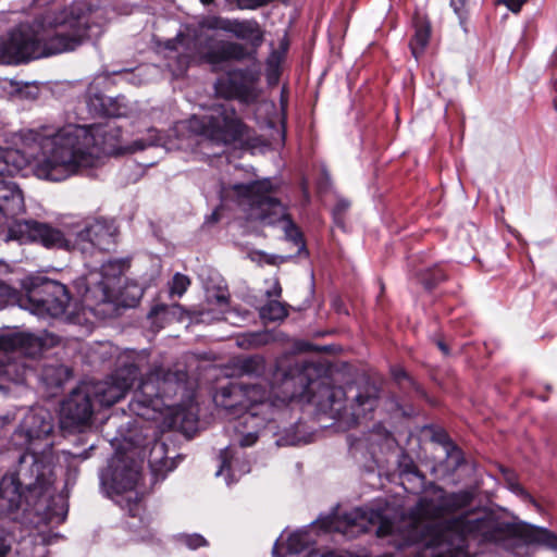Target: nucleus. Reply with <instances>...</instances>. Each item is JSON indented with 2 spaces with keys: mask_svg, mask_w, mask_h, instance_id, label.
<instances>
[{
  "mask_svg": "<svg viewBox=\"0 0 557 557\" xmlns=\"http://www.w3.org/2000/svg\"><path fill=\"white\" fill-rule=\"evenodd\" d=\"M190 280L182 273H175L170 284V294L181 297L189 287Z\"/></svg>",
  "mask_w": 557,
  "mask_h": 557,
  "instance_id": "393cba45",
  "label": "nucleus"
},
{
  "mask_svg": "<svg viewBox=\"0 0 557 557\" xmlns=\"http://www.w3.org/2000/svg\"><path fill=\"white\" fill-rule=\"evenodd\" d=\"M211 218H212L214 221H216V220H218L216 212H213V213H212V215H211Z\"/></svg>",
  "mask_w": 557,
  "mask_h": 557,
  "instance_id": "c03bdc74",
  "label": "nucleus"
},
{
  "mask_svg": "<svg viewBox=\"0 0 557 557\" xmlns=\"http://www.w3.org/2000/svg\"><path fill=\"white\" fill-rule=\"evenodd\" d=\"M287 315L285 306L277 300H270L260 309V317L264 321L283 320Z\"/></svg>",
  "mask_w": 557,
  "mask_h": 557,
  "instance_id": "5701e85b",
  "label": "nucleus"
},
{
  "mask_svg": "<svg viewBox=\"0 0 557 557\" xmlns=\"http://www.w3.org/2000/svg\"><path fill=\"white\" fill-rule=\"evenodd\" d=\"M15 368V364L14 363H11V362H8L7 364H4V370L3 372L5 374H10L11 370Z\"/></svg>",
  "mask_w": 557,
  "mask_h": 557,
  "instance_id": "58836bf2",
  "label": "nucleus"
},
{
  "mask_svg": "<svg viewBox=\"0 0 557 557\" xmlns=\"http://www.w3.org/2000/svg\"><path fill=\"white\" fill-rule=\"evenodd\" d=\"M165 445L163 443L156 442L150 450L149 465L153 473H160L171 471L172 467L169 465L168 458H164Z\"/></svg>",
  "mask_w": 557,
  "mask_h": 557,
  "instance_id": "4be33fe9",
  "label": "nucleus"
},
{
  "mask_svg": "<svg viewBox=\"0 0 557 557\" xmlns=\"http://www.w3.org/2000/svg\"><path fill=\"white\" fill-rule=\"evenodd\" d=\"M101 10L75 2L60 12H46L32 24L21 23L0 37V63L20 64L76 49L101 34Z\"/></svg>",
  "mask_w": 557,
  "mask_h": 557,
  "instance_id": "20e7f679",
  "label": "nucleus"
},
{
  "mask_svg": "<svg viewBox=\"0 0 557 557\" xmlns=\"http://www.w3.org/2000/svg\"><path fill=\"white\" fill-rule=\"evenodd\" d=\"M138 364L131 363L119 368L107 380L87 384L95 400L102 407H110L120 401L137 376Z\"/></svg>",
  "mask_w": 557,
  "mask_h": 557,
  "instance_id": "f8f14e48",
  "label": "nucleus"
},
{
  "mask_svg": "<svg viewBox=\"0 0 557 557\" xmlns=\"http://www.w3.org/2000/svg\"><path fill=\"white\" fill-rule=\"evenodd\" d=\"M246 57V48L240 44L232 41H221L205 54L206 61L211 64L230 60H243Z\"/></svg>",
  "mask_w": 557,
  "mask_h": 557,
  "instance_id": "a211bd4d",
  "label": "nucleus"
},
{
  "mask_svg": "<svg viewBox=\"0 0 557 557\" xmlns=\"http://www.w3.org/2000/svg\"><path fill=\"white\" fill-rule=\"evenodd\" d=\"M180 126L216 145L232 144L244 133V124L227 102L214 103L202 116L193 115Z\"/></svg>",
  "mask_w": 557,
  "mask_h": 557,
  "instance_id": "9d476101",
  "label": "nucleus"
},
{
  "mask_svg": "<svg viewBox=\"0 0 557 557\" xmlns=\"http://www.w3.org/2000/svg\"><path fill=\"white\" fill-rule=\"evenodd\" d=\"M117 127L107 125L69 124L57 132L21 129L11 136L12 148L0 147V238H41L45 244L60 243V235L46 223L21 221L16 216L25 210L18 186L4 178L30 163L34 174L41 180L61 182L81 171L96 168L108 156L136 152L159 145L160 136L149 129V138L137 139L128 147L119 145Z\"/></svg>",
  "mask_w": 557,
  "mask_h": 557,
  "instance_id": "f257e3e1",
  "label": "nucleus"
},
{
  "mask_svg": "<svg viewBox=\"0 0 557 557\" xmlns=\"http://www.w3.org/2000/svg\"><path fill=\"white\" fill-rule=\"evenodd\" d=\"M470 491L446 493L434 486L430 495L419 499L407 515L397 521L391 519L389 509L373 508L376 534L397 549L420 543L432 549V557H469L468 539L481 543L516 542L507 539L516 529L487 510H479L453 518L443 524L435 521L471 504Z\"/></svg>",
  "mask_w": 557,
  "mask_h": 557,
  "instance_id": "f03ea898",
  "label": "nucleus"
},
{
  "mask_svg": "<svg viewBox=\"0 0 557 557\" xmlns=\"http://www.w3.org/2000/svg\"><path fill=\"white\" fill-rule=\"evenodd\" d=\"M7 286L0 281V309L3 307L2 295L4 294Z\"/></svg>",
  "mask_w": 557,
  "mask_h": 557,
  "instance_id": "e433bc0d",
  "label": "nucleus"
},
{
  "mask_svg": "<svg viewBox=\"0 0 557 557\" xmlns=\"http://www.w3.org/2000/svg\"><path fill=\"white\" fill-rule=\"evenodd\" d=\"M518 531L524 543L540 544L557 550V536L548 530L524 524L521 525Z\"/></svg>",
  "mask_w": 557,
  "mask_h": 557,
  "instance_id": "6ab92c4d",
  "label": "nucleus"
},
{
  "mask_svg": "<svg viewBox=\"0 0 557 557\" xmlns=\"http://www.w3.org/2000/svg\"><path fill=\"white\" fill-rule=\"evenodd\" d=\"M255 81L253 74L234 71L216 81L215 92L225 99L237 98L248 102L257 97Z\"/></svg>",
  "mask_w": 557,
  "mask_h": 557,
  "instance_id": "2eb2a0df",
  "label": "nucleus"
},
{
  "mask_svg": "<svg viewBox=\"0 0 557 557\" xmlns=\"http://www.w3.org/2000/svg\"><path fill=\"white\" fill-rule=\"evenodd\" d=\"M182 40H183V38L177 37L175 41H169L166 47H168L169 49H174V50H176V49H177V46H176V45H177L178 42H181Z\"/></svg>",
  "mask_w": 557,
  "mask_h": 557,
  "instance_id": "f704fd0d",
  "label": "nucleus"
},
{
  "mask_svg": "<svg viewBox=\"0 0 557 557\" xmlns=\"http://www.w3.org/2000/svg\"><path fill=\"white\" fill-rule=\"evenodd\" d=\"M51 230L57 231L60 235V243L45 244L41 238H15L21 243L37 242L46 248H62L66 250H79L82 253H92L98 250H110L115 243L117 228L112 221L95 220L87 224L83 230L78 231L75 238L65 237L63 233L47 224Z\"/></svg>",
  "mask_w": 557,
  "mask_h": 557,
  "instance_id": "9b49d317",
  "label": "nucleus"
},
{
  "mask_svg": "<svg viewBox=\"0 0 557 557\" xmlns=\"http://www.w3.org/2000/svg\"><path fill=\"white\" fill-rule=\"evenodd\" d=\"M377 406V391L375 387H367L359 391L350 401L348 408H345L341 419L348 425L358 423L361 418H366Z\"/></svg>",
  "mask_w": 557,
  "mask_h": 557,
  "instance_id": "dca6fc26",
  "label": "nucleus"
},
{
  "mask_svg": "<svg viewBox=\"0 0 557 557\" xmlns=\"http://www.w3.org/2000/svg\"><path fill=\"white\" fill-rule=\"evenodd\" d=\"M221 467L216 472V475H222L225 471L227 472V476L225 479L226 484H231L233 480H231V476H235L234 466H233V456L231 447H226L224 450L221 451Z\"/></svg>",
  "mask_w": 557,
  "mask_h": 557,
  "instance_id": "b1692460",
  "label": "nucleus"
},
{
  "mask_svg": "<svg viewBox=\"0 0 557 557\" xmlns=\"http://www.w3.org/2000/svg\"><path fill=\"white\" fill-rule=\"evenodd\" d=\"M281 286L277 281L273 282V288L271 290H267V295L269 297H280L281 296Z\"/></svg>",
  "mask_w": 557,
  "mask_h": 557,
  "instance_id": "7c9ffc66",
  "label": "nucleus"
},
{
  "mask_svg": "<svg viewBox=\"0 0 557 557\" xmlns=\"http://www.w3.org/2000/svg\"><path fill=\"white\" fill-rule=\"evenodd\" d=\"M185 377L184 372L153 366L135 389L128 405L129 411L145 420H158L164 410L173 407L170 399L182 388Z\"/></svg>",
  "mask_w": 557,
  "mask_h": 557,
  "instance_id": "6e6552de",
  "label": "nucleus"
},
{
  "mask_svg": "<svg viewBox=\"0 0 557 557\" xmlns=\"http://www.w3.org/2000/svg\"><path fill=\"white\" fill-rule=\"evenodd\" d=\"M108 114L114 115V116H123L126 114L125 110H121L120 108L116 111H109Z\"/></svg>",
  "mask_w": 557,
  "mask_h": 557,
  "instance_id": "4c0bfd02",
  "label": "nucleus"
},
{
  "mask_svg": "<svg viewBox=\"0 0 557 557\" xmlns=\"http://www.w3.org/2000/svg\"><path fill=\"white\" fill-rule=\"evenodd\" d=\"M113 467L112 473L102 475V483L111 497L125 494V500L129 505V510L133 511L131 503L137 506L139 499V494L135 491V487L140 478V468L135 462L131 466L124 463L123 466L114 465Z\"/></svg>",
  "mask_w": 557,
  "mask_h": 557,
  "instance_id": "ddd939ff",
  "label": "nucleus"
},
{
  "mask_svg": "<svg viewBox=\"0 0 557 557\" xmlns=\"http://www.w3.org/2000/svg\"><path fill=\"white\" fill-rule=\"evenodd\" d=\"M263 258L267 263H271V264H274L276 259H280L281 261H283L285 259L284 257H268V256H263Z\"/></svg>",
  "mask_w": 557,
  "mask_h": 557,
  "instance_id": "c9c22d12",
  "label": "nucleus"
},
{
  "mask_svg": "<svg viewBox=\"0 0 557 557\" xmlns=\"http://www.w3.org/2000/svg\"><path fill=\"white\" fill-rule=\"evenodd\" d=\"M380 517L373 516V508L362 509L355 508L349 512L339 515H331L315 521L311 527L301 529L290 533L286 540L281 536L274 547L273 554L283 557L280 547L286 544V552L297 554L314 542L313 532L321 529L325 532H338L346 537L352 539L370 531L371 527H375L374 519Z\"/></svg>",
  "mask_w": 557,
  "mask_h": 557,
  "instance_id": "1a4fd4ad",
  "label": "nucleus"
},
{
  "mask_svg": "<svg viewBox=\"0 0 557 557\" xmlns=\"http://www.w3.org/2000/svg\"><path fill=\"white\" fill-rule=\"evenodd\" d=\"M310 363L295 360V369L282 373V396L269 391L260 383L230 382L221 386L213 400L224 416L234 420L232 428L237 436L235 440L242 447L253 445L258 431L267 422L274 419L276 411L294 398H302L309 393L311 381Z\"/></svg>",
  "mask_w": 557,
  "mask_h": 557,
  "instance_id": "39448f33",
  "label": "nucleus"
},
{
  "mask_svg": "<svg viewBox=\"0 0 557 557\" xmlns=\"http://www.w3.org/2000/svg\"><path fill=\"white\" fill-rule=\"evenodd\" d=\"M263 369V360L259 357L247 358L242 363V370L247 374L259 373Z\"/></svg>",
  "mask_w": 557,
  "mask_h": 557,
  "instance_id": "bb28decb",
  "label": "nucleus"
},
{
  "mask_svg": "<svg viewBox=\"0 0 557 557\" xmlns=\"http://www.w3.org/2000/svg\"><path fill=\"white\" fill-rule=\"evenodd\" d=\"M182 542L190 549H197L199 547L206 546L208 543L203 536L200 534H187L182 536Z\"/></svg>",
  "mask_w": 557,
  "mask_h": 557,
  "instance_id": "cd10ccee",
  "label": "nucleus"
},
{
  "mask_svg": "<svg viewBox=\"0 0 557 557\" xmlns=\"http://www.w3.org/2000/svg\"><path fill=\"white\" fill-rule=\"evenodd\" d=\"M431 25L424 18H417L414 22V35L410 41L411 53L416 59L424 51L429 44Z\"/></svg>",
  "mask_w": 557,
  "mask_h": 557,
  "instance_id": "412c9836",
  "label": "nucleus"
},
{
  "mask_svg": "<svg viewBox=\"0 0 557 557\" xmlns=\"http://www.w3.org/2000/svg\"><path fill=\"white\" fill-rule=\"evenodd\" d=\"M396 379L406 377V373L403 370H397L394 372Z\"/></svg>",
  "mask_w": 557,
  "mask_h": 557,
  "instance_id": "a19ab883",
  "label": "nucleus"
},
{
  "mask_svg": "<svg viewBox=\"0 0 557 557\" xmlns=\"http://www.w3.org/2000/svg\"><path fill=\"white\" fill-rule=\"evenodd\" d=\"M203 4H210L213 2V0H200Z\"/></svg>",
  "mask_w": 557,
  "mask_h": 557,
  "instance_id": "37998d69",
  "label": "nucleus"
},
{
  "mask_svg": "<svg viewBox=\"0 0 557 557\" xmlns=\"http://www.w3.org/2000/svg\"><path fill=\"white\" fill-rule=\"evenodd\" d=\"M54 428L52 413L34 407L26 411L12 436L14 446L26 448L18 457V469L5 474L0 481V492L11 503L25 492L38 500L51 497L52 442L49 440Z\"/></svg>",
  "mask_w": 557,
  "mask_h": 557,
  "instance_id": "423d86ee",
  "label": "nucleus"
},
{
  "mask_svg": "<svg viewBox=\"0 0 557 557\" xmlns=\"http://www.w3.org/2000/svg\"><path fill=\"white\" fill-rule=\"evenodd\" d=\"M467 1L468 0H450V5L459 18H462L466 13Z\"/></svg>",
  "mask_w": 557,
  "mask_h": 557,
  "instance_id": "c85d7f7f",
  "label": "nucleus"
},
{
  "mask_svg": "<svg viewBox=\"0 0 557 557\" xmlns=\"http://www.w3.org/2000/svg\"><path fill=\"white\" fill-rule=\"evenodd\" d=\"M235 21L236 20L223 18V17H212V18H209L205 23V25L211 29H221V30L232 34Z\"/></svg>",
  "mask_w": 557,
  "mask_h": 557,
  "instance_id": "a878e982",
  "label": "nucleus"
},
{
  "mask_svg": "<svg viewBox=\"0 0 557 557\" xmlns=\"http://www.w3.org/2000/svg\"><path fill=\"white\" fill-rule=\"evenodd\" d=\"M91 393L87 384L73 391L61 406V423L65 428L79 426L88 423L94 412Z\"/></svg>",
  "mask_w": 557,
  "mask_h": 557,
  "instance_id": "4468645a",
  "label": "nucleus"
},
{
  "mask_svg": "<svg viewBox=\"0 0 557 557\" xmlns=\"http://www.w3.org/2000/svg\"><path fill=\"white\" fill-rule=\"evenodd\" d=\"M165 306L154 307L151 311V314H157L160 310H164Z\"/></svg>",
  "mask_w": 557,
  "mask_h": 557,
  "instance_id": "79ce46f5",
  "label": "nucleus"
},
{
  "mask_svg": "<svg viewBox=\"0 0 557 557\" xmlns=\"http://www.w3.org/2000/svg\"><path fill=\"white\" fill-rule=\"evenodd\" d=\"M449 458L454 459L456 466H458L460 461V451L458 449H453V451L449 454Z\"/></svg>",
  "mask_w": 557,
  "mask_h": 557,
  "instance_id": "72a5a7b5",
  "label": "nucleus"
},
{
  "mask_svg": "<svg viewBox=\"0 0 557 557\" xmlns=\"http://www.w3.org/2000/svg\"><path fill=\"white\" fill-rule=\"evenodd\" d=\"M438 348L445 354L447 355L448 354V348L447 346L443 343V342H438Z\"/></svg>",
  "mask_w": 557,
  "mask_h": 557,
  "instance_id": "ea45409f",
  "label": "nucleus"
},
{
  "mask_svg": "<svg viewBox=\"0 0 557 557\" xmlns=\"http://www.w3.org/2000/svg\"><path fill=\"white\" fill-rule=\"evenodd\" d=\"M309 557H345L342 554H338L336 552H327L322 555H320L317 552H311Z\"/></svg>",
  "mask_w": 557,
  "mask_h": 557,
  "instance_id": "2f4dec72",
  "label": "nucleus"
},
{
  "mask_svg": "<svg viewBox=\"0 0 557 557\" xmlns=\"http://www.w3.org/2000/svg\"><path fill=\"white\" fill-rule=\"evenodd\" d=\"M272 193L273 184L269 180L250 184H234L222 190L225 199L232 197L237 201L247 220L269 225L281 222L286 238L304 248L300 232L287 218L285 207L272 196Z\"/></svg>",
  "mask_w": 557,
  "mask_h": 557,
  "instance_id": "0eeeda50",
  "label": "nucleus"
},
{
  "mask_svg": "<svg viewBox=\"0 0 557 557\" xmlns=\"http://www.w3.org/2000/svg\"><path fill=\"white\" fill-rule=\"evenodd\" d=\"M41 350L39 338L28 333L10 332L0 335V351L35 356Z\"/></svg>",
  "mask_w": 557,
  "mask_h": 557,
  "instance_id": "f3484780",
  "label": "nucleus"
},
{
  "mask_svg": "<svg viewBox=\"0 0 557 557\" xmlns=\"http://www.w3.org/2000/svg\"><path fill=\"white\" fill-rule=\"evenodd\" d=\"M499 2L506 5L511 12L518 13L527 0H499Z\"/></svg>",
  "mask_w": 557,
  "mask_h": 557,
  "instance_id": "c756f323",
  "label": "nucleus"
},
{
  "mask_svg": "<svg viewBox=\"0 0 557 557\" xmlns=\"http://www.w3.org/2000/svg\"><path fill=\"white\" fill-rule=\"evenodd\" d=\"M215 300H216V304L223 308V307H226L227 306V301H228V298L226 295L224 294H220V295H216L215 296Z\"/></svg>",
  "mask_w": 557,
  "mask_h": 557,
  "instance_id": "473e14b6",
  "label": "nucleus"
},
{
  "mask_svg": "<svg viewBox=\"0 0 557 557\" xmlns=\"http://www.w3.org/2000/svg\"><path fill=\"white\" fill-rule=\"evenodd\" d=\"M115 502H116L117 504H120L121 506H123V504H122V499H121V500H120V499H116Z\"/></svg>",
  "mask_w": 557,
  "mask_h": 557,
  "instance_id": "a18cd8bd",
  "label": "nucleus"
},
{
  "mask_svg": "<svg viewBox=\"0 0 557 557\" xmlns=\"http://www.w3.org/2000/svg\"><path fill=\"white\" fill-rule=\"evenodd\" d=\"M232 34L238 39L251 42L253 46H259L263 40V34L259 24L252 20H236Z\"/></svg>",
  "mask_w": 557,
  "mask_h": 557,
  "instance_id": "aec40b11",
  "label": "nucleus"
},
{
  "mask_svg": "<svg viewBox=\"0 0 557 557\" xmlns=\"http://www.w3.org/2000/svg\"><path fill=\"white\" fill-rule=\"evenodd\" d=\"M124 268L122 261H109L78 278L75 284L82 294L81 302L71 298L65 285L45 280L29 290L25 307L38 317L64 318L72 322H79L85 309L101 318L114 315L121 305L133 307L144 295V289L136 283L122 289Z\"/></svg>",
  "mask_w": 557,
  "mask_h": 557,
  "instance_id": "7ed1b4c3",
  "label": "nucleus"
}]
</instances>
